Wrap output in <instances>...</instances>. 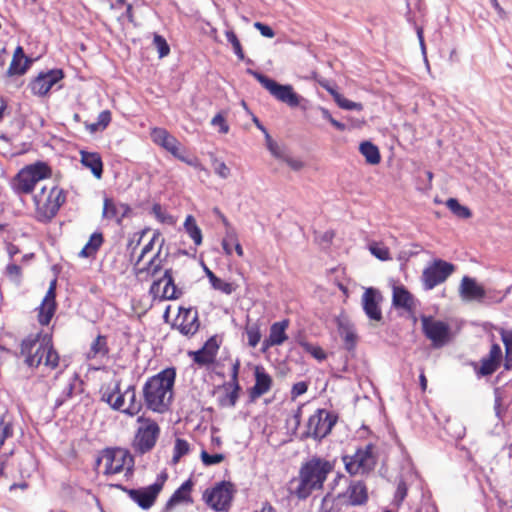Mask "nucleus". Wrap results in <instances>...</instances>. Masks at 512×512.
I'll return each mask as SVG.
<instances>
[{
  "label": "nucleus",
  "mask_w": 512,
  "mask_h": 512,
  "mask_svg": "<svg viewBox=\"0 0 512 512\" xmlns=\"http://www.w3.org/2000/svg\"><path fill=\"white\" fill-rule=\"evenodd\" d=\"M335 468V461L312 456L302 463L298 476L290 481V494L300 500L307 499L313 492L323 488L324 482Z\"/></svg>",
  "instance_id": "nucleus-1"
},
{
  "label": "nucleus",
  "mask_w": 512,
  "mask_h": 512,
  "mask_svg": "<svg viewBox=\"0 0 512 512\" xmlns=\"http://www.w3.org/2000/svg\"><path fill=\"white\" fill-rule=\"evenodd\" d=\"M175 377V369L167 368L145 382L143 397L148 409L158 413L168 410L173 397Z\"/></svg>",
  "instance_id": "nucleus-2"
},
{
  "label": "nucleus",
  "mask_w": 512,
  "mask_h": 512,
  "mask_svg": "<svg viewBox=\"0 0 512 512\" xmlns=\"http://www.w3.org/2000/svg\"><path fill=\"white\" fill-rule=\"evenodd\" d=\"M20 353L25 357V363L29 367H38L43 364L49 369H55L59 364V355L53 348L51 338L44 336L25 338L20 347Z\"/></svg>",
  "instance_id": "nucleus-3"
},
{
  "label": "nucleus",
  "mask_w": 512,
  "mask_h": 512,
  "mask_svg": "<svg viewBox=\"0 0 512 512\" xmlns=\"http://www.w3.org/2000/svg\"><path fill=\"white\" fill-rule=\"evenodd\" d=\"M66 201L64 190L58 186H43L34 195V203L38 217L42 221H50L56 216L60 207Z\"/></svg>",
  "instance_id": "nucleus-4"
},
{
  "label": "nucleus",
  "mask_w": 512,
  "mask_h": 512,
  "mask_svg": "<svg viewBox=\"0 0 512 512\" xmlns=\"http://www.w3.org/2000/svg\"><path fill=\"white\" fill-rule=\"evenodd\" d=\"M50 174V168L43 162L29 165L20 170L16 175L12 182L13 189L18 194L30 193L40 180L48 178Z\"/></svg>",
  "instance_id": "nucleus-5"
},
{
  "label": "nucleus",
  "mask_w": 512,
  "mask_h": 512,
  "mask_svg": "<svg viewBox=\"0 0 512 512\" xmlns=\"http://www.w3.org/2000/svg\"><path fill=\"white\" fill-rule=\"evenodd\" d=\"M337 419L338 417L334 413L326 409H317L315 413L309 417L306 430L301 438H312L320 442L331 433Z\"/></svg>",
  "instance_id": "nucleus-6"
},
{
  "label": "nucleus",
  "mask_w": 512,
  "mask_h": 512,
  "mask_svg": "<svg viewBox=\"0 0 512 512\" xmlns=\"http://www.w3.org/2000/svg\"><path fill=\"white\" fill-rule=\"evenodd\" d=\"M248 73L253 75L255 79L278 101L285 103L289 107H297L300 105L303 98L298 95L293 87L289 84L283 85L277 83L275 80L253 70H248Z\"/></svg>",
  "instance_id": "nucleus-7"
},
{
  "label": "nucleus",
  "mask_w": 512,
  "mask_h": 512,
  "mask_svg": "<svg viewBox=\"0 0 512 512\" xmlns=\"http://www.w3.org/2000/svg\"><path fill=\"white\" fill-rule=\"evenodd\" d=\"M374 446L367 444L357 449L352 456H343L346 471L351 475L365 474L374 469L376 465V456L373 452Z\"/></svg>",
  "instance_id": "nucleus-8"
},
{
  "label": "nucleus",
  "mask_w": 512,
  "mask_h": 512,
  "mask_svg": "<svg viewBox=\"0 0 512 512\" xmlns=\"http://www.w3.org/2000/svg\"><path fill=\"white\" fill-rule=\"evenodd\" d=\"M137 422L140 426L136 431L133 445L136 451L145 454L151 451L156 445L160 428L154 420L143 416H139Z\"/></svg>",
  "instance_id": "nucleus-9"
},
{
  "label": "nucleus",
  "mask_w": 512,
  "mask_h": 512,
  "mask_svg": "<svg viewBox=\"0 0 512 512\" xmlns=\"http://www.w3.org/2000/svg\"><path fill=\"white\" fill-rule=\"evenodd\" d=\"M166 479L167 475L162 473L157 477L155 483L147 487L138 489H129L126 487L121 488L124 492L127 493L131 500L137 503L140 508L147 510L154 505L159 493L163 489Z\"/></svg>",
  "instance_id": "nucleus-10"
},
{
  "label": "nucleus",
  "mask_w": 512,
  "mask_h": 512,
  "mask_svg": "<svg viewBox=\"0 0 512 512\" xmlns=\"http://www.w3.org/2000/svg\"><path fill=\"white\" fill-rule=\"evenodd\" d=\"M235 493V487L231 482L222 481L212 489L204 492L203 498L206 504L215 511H226L230 508Z\"/></svg>",
  "instance_id": "nucleus-11"
},
{
  "label": "nucleus",
  "mask_w": 512,
  "mask_h": 512,
  "mask_svg": "<svg viewBox=\"0 0 512 512\" xmlns=\"http://www.w3.org/2000/svg\"><path fill=\"white\" fill-rule=\"evenodd\" d=\"M149 293L160 300H176L183 294L182 290L175 284L172 268L165 269L163 276L151 284Z\"/></svg>",
  "instance_id": "nucleus-12"
},
{
  "label": "nucleus",
  "mask_w": 512,
  "mask_h": 512,
  "mask_svg": "<svg viewBox=\"0 0 512 512\" xmlns=\"http://www.w3.org/2000/svg\"><path fill=\"white\" fill-rule=\"evenodd\" d=\"M101 461L104 462V473L107 475H115L125 469L130 471L133 463L130 453L123 448L106 449Z\"/></svg>",
  "instance_id": "nucleus-13"
},
{
  "label": "nucleus",
  "mask_w": 512,
  "mask_h": 512,
  "mask_svg": "<svg viewBox=\"0 0 512 512\" xmlns=\"http://www.w3.org/2000/svg\"><path fill=\"white\" fill-rule=\"evenodd\" d=\"M455 270V266L441 259L434 260L426 267L422 274V281L426 290H431L443 283Z\"/></svg>",
  "instance_id": "nucleus-14"
},
{
  "label": "nucleus",
  "mask_w": 512,
  "mask_h": 512,
  "mask_svg": "<svg viewBox=\"0 0 512 512\" xmlns=\"http://www.w3.org/2000/svg\"><path fill=\"white\" fill-rule=\"evenodd\" d=\"M421 321L425 336L435 347H441L447 342L450 330L447 323L426 316H423Z\"/></svg>",
  "instance_id": "nucleus-15"
},
{
  "label": "nucleus",
  "mask_w": 512,
  "mask_h": 512,
  "mask_svg": "<svg viewBox=\"0 0 512 512\" xmlns=\"http://www.w3.org/2000/svg\"><path fill=\"white\" fill-rule=\"evenodd\" d=\"M382 301L383 296L378 289L373 287L365 289L361 298V304L369 320L374 322L382 321L383 315L380 306Z\"/></svg>",
  "instance_id": "nucleus-16"
},
{
  "label": "nucleus",
  "mask_w": 512,
  "mask_h": 512,
  "mask_svg": "<svg viewBox=\"0 0 512 512\" xmlns=\"http://www.w3.org/2000/svg\"><path fill=\"white\" fill-rule=\"evenodd\" d=\"M63 77L60 69L42 72L30 83L31 91L34 95L45 96Z\"/></svg>",
  "instance_id": "nucleus-17"
},
{
  "label": "nucleus",
  "mask_w": 512,
  "mask_h": 512,
  "mask_svg": "<svg viewBox=\"0 0 512 512\" xmlns=\"http://www.w3.org/2000/svg\"><path fill=\"white\" fill-rule=\"evenodd\" d=\"M101 400L108 404L111 409L124 413L126 409V395L121 389V380H115L113 384L107 385L101 395Z\"/></svg>",
  "instance_id": "nucleus-18"
},
{
  "label": "nucleus",
  "mask_w": 512,
  "mask_h": 512,
  "mask_svg": "<svg viewBox=\"0 0 512 512\" xmlns=\"http://www.w3.org/2000/svg\"><path fill=\"white\" fill-rule=\"evenodd\" d=\"M175 326L183 335H194L200 326L197 310L192 308H180L175 319Z\"/></svg>",
  "instance_id": "nucleus-19"
},
{
  "label": "nucleus",
  "mask_w": 512,
  "mask_h": 512,
  "mask_svg": "<svg viewBox=\"0 0 512 512\" xmlns=\"http://www.w3.org/2000/svg\"><path fill=\"white\" fill-rule=\"evenodd\" d=\"M56 280L54 279L38 308V322L42 325H48L56 311Z\"/></svg>",
  "instance_id": "nucleus-20"
},
{
  "label": "nucleus",
  "mask_w": 512,
  "mask_h": 512,
  "mask_svg": "<svg viewBox=\"0 0 512 512\" xmlns=\"http://www.w3.org/2000/svg\"><path fill=\"white\" fill-rule=\"evenodd\" d=\"M255 384L249 389V397L251 401H255L262 395L266 394L272 387V378L265 371L262 366H256L255 371Z\"/></svg>",
  "instance_id": "nucleus-21"
},
{
  "label": "nucleus",
  "mask_w": 512,
  "mask_h": 512,
  "mask_svg": "<svg viewBox=\"0 0 512 512\" xmlns=\"http://www.w3.org/2000/svg\"><path fill=\"white\" fill-rule=\"evenodd\" d=\"M219 349L218 341L215 337H211L204 346L195 352H190L193 361L200 366L212 364L215 361Z\"/></svg>",
  "instance_id": "nucleus-22"
},
{
  "label": "nucleus",
  "mask_w": 512,
  "mask_h": 512,
  "mask_svg": "<svg viewBox=\"0 0 512 512\" xmlns=\"http://www.w3.org/2000/svg\"><path fill=\"white\" fill-rule=\"evenodd\" d=\"M459 294L463 300L480 301L485 297L484 288L475 279L464 276L459 287Z\"/></svg>",
  "instance_id": "nucleus-23"
},
{
  "label": "nucleus",
  "mask_w": 512,
  "mask_h": 512,
  "mask_svg": "<svg viewBox=\"0 0 512 512\" xmlns=\"http://www.w3.org/2000/svg\"><path fill=\"white\" fill-rule=\"evenodd\" d=\"M502 358V350L499 344H492L489 354L481 360V366L478 374L481 376H488L493 374L500 365Z\"/></svg>",
  "instance_id": "nucleus-24"
},
{
  "label": "nucleus",
  "mask_w": 512,
  "mask_h": 512,
  "mask_svg": "<svg viewBox=\"0 0 512 512\" xmlns=\"http://www.w3.org/2000/svg\"><path fill=\"white\" fill-rule=\"evenodd\" d=\"M130 208L123 203H115L112 199L105 198L103 205V217L115 219L118 223L129 213Z\"/></svg>",
  "instance_id": "nucleus-25"
},
{
  "label": "nucleus",
  "mask_w": 512,
  "mask_h": 512,
  "mask_svg": "<svg viewBox=\"0 0 512 512\" xmlns=\"http://www.w3.org/2000/svg\"><path fill=\"white\" fill-rule=\"evenodd\" d=\"M392 302L396 308H402L407 312H412L415 309V301L412 294L402 286L394 287Z\"/></svg>",
  "instance_id": "nucleus-26"
},
{
  "label": "nucleus",
  "mask_w": 512,
  "mask_h": 512,
  "mask_svg": "<svg viewBox=\"0 0 512 512\" xmlns=\"http://www.w3.org/2000/svg\"><path fill=\"white\" fill-rule=\"evenodd\" d=\"M192 482L191 480L185 481L170 497L165 505V510H171L174 506L180 503H192L191 498Z\"/></svg>",
  "instance_id": "nucleus-27"
},
{
  "label": "nucleus",
  "mask_w": 512,
  "mask_h": 512,
  "mask_svg": "<svg viewBox=\"0 0 512 512\" xmlns=\"http://www.w3.org/2000/svg\"><path fill=\"white\" fill-rule=\"evenodd\" d=\"M164 244V239H161V243L159 244L158 251L156 254L150 259V261L147 263V266L143 268L136 269L135 273L136 275H141L143 273H146L147 275L151 277H155L163 268V263L166 260L167 255H165L164 258L161 257V251Z\"/></svg>",
  "instance_id": "nucleus-28"
},
{
  "label": "nucleus",
  "mask_w": 512,
  "mask_h": 512,
  "mask_svg": "<svg viewBox=\"0 0 512 512\" xmlns=\"http://www.w3.org/2000/svg\"><path fill=\"white\" fill-rule=\"evenodd\" d=\"M289 327V320L283 319L281 321L275 322L270 326L269 330V338L272 344H276L277 346L282 345L287 339L286 330Z\"/></svg>",
  "instance_id": "nucleus-29"
},
{
  "label": "nucleus",
  "mask_w": 512,
  "mask_h": 512,
  "mask_svg": "<svg viewBox=\"0 0 512 512\" xmlns=\"http://www.w3.org/2000/svg\"><path fill=\"white\" fill-rule=\"evenodd\" d=\"M81 163L89 168L92 174L100 179L103 173V164L101 157L97 153L81 152Z\"/></svg>",
  "instance_id": "nucleus-30"
},
{
  "label": "nucleus",
  "mask_w": 512,
  "mask_h": 512,
  "mask_svg": "<svg viewBox=\"0 0 512 512\" xmlns=\"http://www.w3.org/2000/svg\"><path fill=\"white\" fill-rule=\"evenodd\" d=\"M109 348L105 336L98 335L86 353L87 359H102L108 355Z\"/></svg>",
  "instance_id": "nucleus-31"
},
{
  "label": "nucleus",
  "mask_w": 512,
  "mask_h": 512,
  "mask_svg": "<svg viewBox=\"0 0 512 512\" xmlns=\"http://www.w3.org/2000/svg\"><path fill=\"white\" fill-rule=\"evenodd\" d=\"M124 395H126V409L124 414L129 416L137 415L142 409V403L137 399L136 387L134 385H128L124 389Z\"/></svg>",
  "instance_id": "nucleus-32"
},
{
  "label": "nucleus",
  "mask_w": 512,
  "mask_h": 512,
  "mask_svg": "<svg viewBox=\"0 0 512 512\" xmlns=\"http://www.w3.org/2000/svg\"><path fill=\"white\" fill-rule=\"evenodd\" d=\"M348 493L352 505H362L368 499L367 488L361 481L352 482L348 488Z\"/></svg>",
  "instance_id": "nucleus-33"
},
{
  "label": "nucleus",
  "mask_w": 512,
  "mask_h": 512,
  "mask_svg": "<svg viewBox=\"0 0 512 512\" xmlns=\"http://www.w3.org/2000/svg\"><path fill=\"white\" fill-rule=\"evenodd\" d=\"M150 135L155 144L161 146L167 151L176 141V138L164 128H153Z\"/></svg>",
  "instance_id": "nucleus-34"
},
{
  "label": "nucleus",
  "mask_w": 512,
  "mask_h": 512,
  "mask_svg": "<svg viewBox=\"0 0 512 512\" xmlns=\"http://www.w3.org/2000/svg\"><path fill=\"white\" fill-rule=\"evenodd\" d=\"M103 243V236L101 233L95 232L90 236L89 241L79 252V257L89 258L94 257Z\"/></svg>",
  "instance_id": "nucleus-35"
},
{
  "label": "nucleus",
  "mask_w": 512,
  "mask_h": 512,
  "mask_svg": "<svg viewBox=\"0 0 512 512\" xmlns=\"http://www.w3.org/2000/svg\"><path fill=\"white\" fill-rule=\"evenodd\" d=\"M359 150L361 154L365 157L367 163L371 165H376L380 162V152L377 146L372 144L369 141H365L360 144Z\"/></svg>",
  "instance_id": "nucleus-36"
},
{
  "label": "nucleus",
  "mask_w": 512,
  "mask_h": 512,
  "mask_svg": "<svg viewBox=\"0 0 512 512\" xmlns=\"http://www.w3.org/2000/svg\"><path fill=\"white\" fill-rule=\"evenodd\" d=\"M184 228L196 246H199L202 244L201 229L198 227V225L192 215H188L186 217L185 222H184Z\"/></svg>",
  "instance_id": "nucleus-37"
},
{
  "label": "nucleus",
  "mask_w": 512,
  "mask_h": 512,
  "mask_svg": "<svg viewBox=\"0 0 512 512\" xmlns=\"http://www.w3.org/2000/svg\"><path fill=\"white\" fill-rule=\"evenodd\" d=\"M31 60L29 58H12L10 66L7 70L8 76L22 75L26 72Z\"/></svg>",
  "instance_id": "nucleus-38"
},
{
  "label": "nucleus",
  "mask_w": 512,
  "mask_h": 512,
  "mask_svg": "<svg viewBox=\"0 0 512 512\" xmlns=\"http://www.w3.org/2000/svg\"><path fill=\"white\" fill-rule=\"evenodd\" d=\"M446 206L451 210V212L461 219H468L471 217L472 213L470 209L466 206L461 205L457 199L449 198L446 201Z\"/></svg>",
  "instance_id": "nucleus-39"
},
{
  "label": "nucleus",
  "mask_w": 512,
  "mask_h": 512,
  "mask_svg": "<svg viewBox=\"0 0 512 512\" xmlns=\"http://www.w3.org/2000/svg\"><path fill=\"white\" fill-rule=\"evenodd\" d=\"M228 386L232 387V391L227 393L225 396L219 399V404L222 407H234L239 398L240 385L228 383Z\"/></svg>",
  "instance_id": "nucleus-40"
},
{
  "label": "nucleus",
  "mask_w": 512,
  "mask_h": 512,
  "mask_svg": "<svg viewBox=\"0 0 512 512\" xmlns=\"http://www.w3.org/2000/svg\"><path fill=\"white\" fill-rule=\"evenodd\" d=\"M298 344L304 349L305 352L309 353L312 357H314L318 361H323L327 357L324 350L318 345H313V344L305 341L302 338H300L298 340Z\"/></svg>",
  "instance_id": "nucleus-41"
},
{
  "label": "nucleus",
  "mask_w": 512,
  "mask_h": 512,
  "mask_svg": "<svg viewBox=\"0 0 512 512\" xmlns=\"http://www.w3.org/2000/svg\"><path fill=\"white\" fill-rule=\"evenodd\" d=\"M225 35H226L227 41L231 44L233 51H234L235 55L237 56V58L240 61H245V55H244L242 45H241L240 40L238 39L237 35L235 34V32L232 29H229L225 32Z\"/></svg>",
  "instance_id": "nucleus-42"
},
{
  "label": "nucleus",
  "mask_w": 512,
  "mask_h": 512,
  "mask_svg": "<svg viewBox=\"0 0 512 512\" xmlns=\"http://www.w3.org/2000/svg\"><path fill=\"white\" fill-rule=\"evenodd\" d=\"M190 451L189 443L181 438H177L175 440L174 449H173V463L179 462L181 457L187 455Z\"/></svg>",
  "instance_id": "nucleus-43"
},
{
  "label": "nucleus",
  "mask_w": 512,
  "mask_h": 512,
  "mask_svg": "<svg viewBox=\"0 0 512 512\" xmlns=\"http://www.w3.org/2000/svg\"><path fill=\"white\" fill-rule=\"evenodd\" d=\"M13 434L12 422L5 414H0V448L5 440Z\"/></svg>",
  "instance_id": "nucleus-44"
},
{
  "label": "nucleus",
  "mask_w": 512,
  "mask_h": 512,
  "mask_svg": "<svg viewBox=\"0 0 512 512\" xmlns=\"http://www.w3.org/2000/svg\"><path fill=\"white\" fill-rule=\"evenodd\" d=\"M245 332L248 338V345L252 348L256 347L262 336L260 327L257 324L247 325Z\"/></svg>",
  "instance_id": "nucleus-45"
},
{
  "label": "nucleus",
  "mask_w": 512,
  "mask_h": 512,
  "mask_svg": "<svg viewBox=\"0 0 512 512\" xmlns=\"http://www.w3.org/2000/svg\"><path fill=\"white\" fill-rule=\"evenodd\" d=\"M213 280L210 282L213 289L218 290L226 295H230L235 291V287L232 283L226 282L219 277H212Z\"/></svg>",
  "instance_id": "nucleus-46"
},
{
  "label": "nucleus",
  "mask_w": 512,
  "mask_h": 512,
  "mask_svg": "<svg viewBox=\"0 0 512 512\" xmlns=\"http://www.w3.org/2000/svg\"><path fill=\"white\" fill-rule=\"evenodd\" d=\"M369 250L379 260L386 261L391 259L389 249L383 244L374 242L370 244Z\"/></svg>",
  "instance_id": "nucleus-47"
},
{
  "label": "nucleus",
  "mask_w": 512,
  "mask_h": 512,
  "mask_svg": "<svg viewBox=\"0 0 512 512\" xmlns=\"http://www.w3.org/2000/svg\"><path fill=\"white\" fill-rule=\"evenodd\" d=\"M328 91L334 95L335 101L339 105V107L346 109V110H361L362 105L360 103L353 102L351 100H348L342 96H340L337 93H334V91L328 89Z\"/></svg>",
  "instance_id": "nucleus-48"
},
{
  "label": "nucleus",
  "mask_w": 512,
  "mask_h": 512,
  "mask_svg": "<svg viewBox=\"0 0 512 512\" xmlns=\"http://www.w3.org/2000/svg\"><path fill=\"white\" fill-rule=\"evenodd\" d=\"M497 331L499 332L501 336V340L505 346V352L507 356H512V328L505 329V328H497Z\"/></svg>",
  "instance_id": "nucleus-49"
},
{
  "label": "nucleus",
  "mask_w": 512,
  "mask_h": 512,
  "mask_svg": "<svg viewBox=\"0 0 512 512\" xmlns=\"http://www.w3.org/2000/svg\"><path fill=\"white\" fill-rule=\"evenodd\" d=\"M153 44L157 49L160 58L166 57L170 53V47L161 35H154Z\"/></svg>",
  "instance_id": "nucleus-50"
},
{
  "label": "nucleus",
  "mask_w": 512,
  "mask_h": 512,
  "mask_svg": "<svg viewBox=\"0 0 512 512\" xmlns=\"http://www.w3.org/2000/svg\"><path fill=\"white\" fill-rule=\"evenodd\" d=\"M161 239H163V238L161 237L160 232L155 231L153 233L151 240L142 248L141 254L139 255L135 265H138L140 263V261L144 258V256L153 249L154 244L158 241L161 242Z\"/></svg>",
  "instance_id": "nucleus-51"
},
{
  "label": "nucleus",
  "mask_w": 512,
  "mask_h": 512,
  "mask_svg": "<svg viewBox=\"0 0 512 512\" xmlns=\"http://www.w3.org/2000/svg\"><path fill=\"white\" fill-rule=\"evenodd\" d=\"M235 241H236V233H235V231L233 229L232 230H227L226 231V236L222 240V247H223L224 252L227 255H231L232 254V245L235 244Z\"/></svg>",
  "instance_id": "nucleus-52"
},
{
  "label": "nucleus",
  "mask_w": 512,
  "mask_h": 512,
  "mask_svg": "<svg viewBox=\"0 0 512 512\" xmlns=\"http://www.w3.org/2000/svg\"><path fill=\"white\" fill-rule=\"evenodd\" d=\"M224 458H225V456L220 453L210 455L205 450H203L201 452V460H202L203 464L206 466L218 464V463L222 462L224 460Z\"/></svg>",
  "instance_id": "nucleus-53"
},
{
  "label": "nucleus",
  "mask_w": 512,
  "mask_h": 512,
  "mask_svg": "<svg viewBox=\"0 0 512 512\" xmlns=\"http://www.w3.org/2000/svg\"><path fill=\"white\" fill-rule=\"evenodd\" d=\"M342 337H343L346 349H348V350L354 349L356 342H357V335L355 334V332L350 328H346L342 332Z\"/></svg>",
  "instance_id": "nucleus-54"
},
{
  "label": "nucleus",
  "mask_w": 512,
  "mask_h": 512,
  "mask_svg": "<svg viewBox=\"0 0 512 512\" xmlns=\"http://www.w3.org/2000/svg\"><path fill=\"white\" fill-rule=\"evenodd\" d=\"M213 167H214L215 173L222 179H227L230 176V173H231L230 168L223 161L214 159Z\"/></svg>",
  "instance_id": "nucleus-55"
},
{
  "label": "nucleus",
  "mask_w": 512,
  "mask_h": 512,
  "mask_svg": "<svg viewBox=\"0 0 512 512\" xmlns=\"http://www.w3.org/2000/svg\"><path fill=\"white\" fill-rule=\"evenodd\" d=\"M178 160L186 163L189 166H192L200 171H204L205 173H208L207 169L199 162V160L196 157H190L187 155V152L183 153Z\"/></svg>",
  "instance_id": "nucleus-56"
},
{
  "label": "nucleus",
  "mask_w": 512,
  "mask_h": 512,
  "mask_svg": "<svg viewBox=\"0 0 512 512\" xmlns=\"http://www.w3.org/2000/svg\"><path fill=\"white\" fill-rule=\"evenodd\" d=\"M318 512H337L335 503L330 494H327L321 502V506Z\"/></svg>",
  "instance_id": "nucleus-57"
},
{
  "label": "nucleus",
  "mask_w": 512,
  "mask_h": 512,
  "mask_svg": "<svg viewBox=\"0 0 512 512\" xmlns=\"http://www.w3.org/2000/svg\"><path fill=\"white\" fill-rule=\"evenodd\" d=\"M321 115L324 119L328 120L337 130L343 131L345 130L346 126L345 124L339 122L338 120L334 119L330 112L323 107L319 108Z\"/></svg>",
  "instance_id": "nucleus-58"
},
{
  "label": "nucleus",
  "mask_w": 512,
  "mask_h": 512,
  "mask_svg": "<svg viewBox=\"0 0 512 512\" xmlns=\"http://www.w3.org/2000/svg\"><path fill=\"white\" fill-rule=\"evenodd\" d=\"M211 124L215 127L218 126L219 132L223 134H226L229 131V126L227 125L225 118L220 113H218L212 118Z\"/></svg>",
  "instance_id": "nucleus-59"
},
{
  "label": "nucleus",
  "mask_w": 512,
  "mask_h": 512,
  "mask_svg": "<svg viewBox=\"0 0 512 512\" xmlns=\"http://www.w3.org/2000/svg\"><path fill=\"white\" fill-rule=\"evenodd\" d=\"M152 212L155 217L162 223H170L171 217L166 214V212L162 209L160 204H154L152 207Z\"/></svg>",
  "instance_id": "nucleus-60"
},
{
  "label": "nucleus",
  "mask_w": 512,
  "mask_h": 512,
  "mask_svg": "<svg viewBox=\"0 0 512 512\" xmlns=\"http://www.w3.org/2000/svg\"><path fill=\"white\" fill-rule=\"evenodd\" d=\"M254 27L261 33L262 36L264 37H267V38H273L275 36V32L273 31V29L266 25V24H263L261 22H255L254 23Z\"/></svg>",
  "instance_id": "nucleus-61"
},
{
  "label": "nucleus",
  "mask_w": 512,
  "mask_h": 512,
  "mask_svg": "<svg viewBox=\"0 0 512 512\" xmlns=\"http://www.w3.org/2000/svg\"><path fill=\"white\" fill-rule=\"evenodd\" d=\"M111 122V112L109 110L102 111L97 118V123L104 130Z\"/></svg>",
  "instance_id": "nucleus-62"
},
{
  "label": "nucleus",
  "mask_w": 512,
  "mask_h": 512,
  "mask_svg": "<svg viewBox=\"0 0 512 512\" xmlns=\"http://www.w3.org/2000/svg\"><path fill=\"white\" fill-rule=\"evenodd\" d=\"M308 389V385L301 381V382H297L293 385L292 387V390H291V395H292V398H297L298 396L304 394Z\"/></svg>",
  "instance_id": "nucleus-63"
},
{
  "label": "nucleus",
  "mask_w": 512,
  "mask_h": 512,
  "mask_svg": "<svg viewBox=\"0 0 512 512\" xmlns=\"http://www.w3.org/2000/svg\"><path fill=\"white\" fill-rule=\"evenodd\" d=\"M185 150L186 149L176 139L175 143H173L171 147L168 149V152H170L175 158L178 159L183 153H185Z\"/></svg>",
  "instance_id": "nucleus-64"
}]
</instances>
